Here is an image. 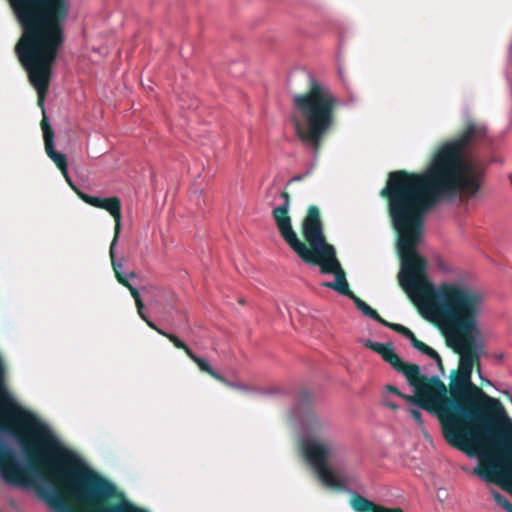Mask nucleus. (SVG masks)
<instances>
[{
    "mask_svg": "<svg viewBox=\"0 0 512 512\" xmlns=\"http://www.w3.org/2000/svg\"><path fill=\"white\" fill-rule=\"evenodd\" d=\"M479 133L476 126H468L458 139L439 148L424 173L392 172L381 191L382 196L388 195L390 215L399 233V284L420 314L437 324L449 346L460 354L450 393L455 400L469 403L485 396L471 381L474 359L483 346L479 319L485 311V294L458 282L435 285L428 276V262L416 247L423 216L438 197L457 192L473 196L479 190L480 164L464 153L468 142Z\"/></svg>",
    "mask_w": 512,
    "mask_h": 512,
    "instance_id": "obj_1",
    "label": "nucleus"
},
{
    "mask_svg": "<svg viewBox=\"0 0 512 512\" xmlns=\"http://www.w3.org/2000/svg\"><path fill=\"white\" fill-rule=\"evenodd\" d=\"M366 346L380 354L395 370L403 374L413 396L403 394L390 384L381 392V404L393 411L407 404L419 403L437 415L446 440L469 457L477 456L480 467L475 471L486 481L497 482L512 492V445L503 435L483 429L477 413L447 397L445 384L436 376L427 378L415 364L403 362L392 343L367 341ZM502 431L512 434V421L504 415Z\"/></svg>",
    "mask_w": 512,
    "mask_h": 512,
    "instance_id": "obj_2",
    "label": "nucleus"
},
{
    "mask_svg": "<svg viewBox=\"0 0 512 512\" xmlns=\"http://www.w3.org/2000/svg\"><path fill=\"white\" fill-rule=\"evenodd\" d=\"M9 1L24 30L15 50L38 92L39 105L43 106L71 0Z\"/></svg>",
    "mask_w": 512,
    "mask_h": 512,
    "instance_id": "obj_3",
    "label": "nucleus"
},
{
    "mask_svg": "<svg viewBox=\"0 0 512 512\" xmlns=\"http://www.w3.org/2000/svg\"><path fill=\"white\" fill-rule=\"evenodd\" d=\"M281 198L283 202L274 208L273 217L282 237L289 246L304 262L312 265H319L321 273L334 274V281L323 283L324 287L331 288L342 295L352 297L356 307L365 316H368L381 324H386V321L382 319L374 309L350 292L345 273L336 258L335 249L332 245L325 242L318 209L316 207H310L303 222V234L305 239L312 246L313 250H311L298 239L296 233L292 229L291 220L288 216L289 195L286 192H283L281 193Z\"/></svg>",
    "mask_w": 512,
    "mask_h": 512,
    "instance_id": "obj_4",
    "label": "nucleus"
},
{
    "mask_svg": "<svg viewBox=\"0 0 512 512\" xmlns=\"http://www.w3.org/2000/svg\"><path fill=\"white\" fill-rule=\"evenodd\" d=\"M299 445L302 455L322 485L336 491L346 489L348 478L343 470L329 463V460L343 454L344 447L328 421L314 416L308 417L300 434Z\"/></svg>",
    "mask_w": 512,
    "mask_h": 512,
    "instance_id": "obj_5",
    "label": "nucleus"
},
{
    "mask_svg": "<svg viewBox=\"0 0 512 512\" xmlns=\"http://www.w3.org/2000/svg\"><path fill=\"white\" fill-rule=\"evenodd\" d=\"M338 99L325 85L311 84L310 90L293 98L292 121L297 136L317 150L323 135L333 126Z\"/></svg>",
    "mask_w": 512,
    "mask_h": 512,
    "instance_id": "obj_6",
    "label": "nucleus"
},
{
    "mask_svg": "<svg viewBox=\"0 0 512 512\" xmlns=\"http://www.w3.org/2000/svg\"><path fill=\"white\" fill-rule=\"evenodd\" d=\"M74 191L76 194L87 204L94 206L96 208H101L106 210L110 213V215L115 220V233L114 238L111 242L110 246V257L112 261V266L115 271L116 277L118 281L123 284L127 285V279H132L135 277L134 273H129L127 275H124L122 273L123 264L122 261L117 262L115 260V247L118 242V237L121 230V200L118 197H110V198H102V197H95L90 196L78 188H74Z\"/></svg>",
    "mask_w": 512,
    "mask_h": 512,
    "instance_id": "obj_7",
    "label": "nucleus"
},
{
    "mask_svg": "<svg viewBox=\"0 0 512 512\" xmlns=\"http://www.w3.org/2000/svg\"><path fill=\"white\" fill-rule=\"evenodd\" d=\"M41 126H42L44 140H45V149H46L48 156L55 162V164L61 170L66 181L69 183V185L74 190V188H76V187L73 185V183L71 182V179L68 175L66 157L64 154L58 153L54 150V135H53L51 128L48 125V122H47V119L45 116L41 122Z\"/></svg>",
    "mask_w": 512,
    "mask_h": 512,
    "instance_id": "obj_8",
    "label": "nucleus"
},
{
    "mask_svg": "<svg viewBox=\"0 0 512 512\" xmlns=\"http://www.w3.org/2000/svg\"><path fill=\"white\" fill-rule=\"evenodd\" d=\"M125 286L129 289L132 297L135 300L139 316L147 323V325L150 328H152L155 331H157L159 334L167 337L177 348L183 349L185 351V353L188 355V351H192V350L183 341H181L175 335L168 334L165 331L161 330L152 321H150L147 318V316H146V314L144 312L145 306H144V304H143V302H142V300L140 298V294H139L138 290L136 288H134L133 286H131L128 282H127V285H125Z\"/></svg>",
    "mask_w": 512,
    "mask_h": 512,
    "instance_id": "obj_9",
    "label": "nucleus"
},
{
    "mask_svg": "<svg viewBox=\"0 0 512 512\" xmlns=\"http://www.w3.org/2000/svg\"><path fill=\"white\" fill-rule=\"evenodd\" d=\"M350 504L352 508L357 512H369L371 510H373V512H403L401 509L398 508L390 509L376 507L373 502L357 494H354L352 496Z\"/></svg>",
    "mask_w": 512,
    "mask_h": 512,
    "instance_id": "obj_10",
    "label": "nucleus"
},
{
    "mask_svg": "<svg viewBox=\"0 0 512 512\" xmlns=\"http://www.w3.org/2000/svg\"><path fill=\"white\" fill-rule=\"evenodd\" d=\"M188 357L197 364L201 371L208 373L213 378L219 381H224V378L210 366L209 362L206 359L198 357L192 351H188Z\"/></svg>",
    "mask_w": 512,
    "mask_h": 512,
    "instance_id": "obj_11",
    "label": "nucleus"
},
{
    "mask_svg": "<svg viewBox=\"0 0 512 512\" xmlns=\"http://www.w3.org/2000/svg\"><path fill=\"white\" fill-rule=\"evenodd\" d=\"M408 339L410 340L414 348H416L417 350L421 351L424 354H427L431 358L435 359L437 362H440V357L437 354V352L430 348L429 346H427L425 343L417 340L414 334H412V337H409Z\"/></svg>",
    "mask_w": 512,
    "mask_h": 512,
    "instance_id": "obj_12",
    "label": "nucleus"
},
{
    "mask_svg": "<svg viewBox=\"0 0 512 512\" xmlns=\"http://www.w3.org/2000/svg\"><path fill=\"white\" fill-rule=\"evenodd\" d=\"M419 408H423L421 405H419V403L408 404V412L410 413V415L415 419V421L419 425H422V423H423L422 414H421Z\"/></svg>",
    "mask_w": 512,
    "mask_h": 512,
    "instance_id": "obj_13",
    "label": "nucleus"
},
{
    "mask_svg": "<svg viewBox=\"0 0 512 512\" xmlns=\"http://www.w3.org/2000/svg\"><path fill=\"white\" fill-rule=\"evenodd\" d=\"M493 497L499 506L504 508L507 512H512V504L504 496L494 492Z\"/></svg>",
    "mask_w": 512,
    "mask_h": 512,
    "instance_id": "obj_14",
    "label": "nucleus"
},
{
    "mask_svg": "<svg viewBox=\"0 0 512 512\" xmlns=\"http://www.w3.org/2000/svg\"><path fill=\"white\" fill-rule=\"evenodd\" d=\"M384 325L392 328L393 330H395V331H397V332H399L401 334H403L407 338L412 337V334H413L412 331H410L408 328L404 327L401 324H394V323L386 322V324H384Z\"/></svg>",
    "mask_w": 512,
    "mask_h": 512,
    "instance_id": "obj_15",
    "label": "nucleus"
},
{
    "mask_svg": "<svg viewBox=\"0 0 512 512\" xmlns=\"http://www.w3.org/2000/svg\"><path fill=\"white\" fill-rule=\"evenodd\" d=\"M487 401L490 404V407L492 409H494L497 413H502L503 415L505 414L504 410H503V407H502V405H501L499 400H497L495 398L488 397Z\"/></svg>",
    "mask_w": 512,
    "mask_h": 512,
    "instance_id": "obj_16",
    "label": "nucleus"
},
{
    "mask_svg": "<svg viewBox=\"0 0 512 512\" xmlns=\"http://www.w3.org/2000/svg\"><path fill=\"white\" fill-rule=\"evenodd\" d=\"M221 382L224 383L225 385H227L228 387L238 389L241 391H248V388L244 384L232 383V382L226 380L225 378H224V381H221Z\"/></svg>",
    "mask_w": 512,
    "mask_h": 512,
    "instance_id": "obj_17",
    "label": "nucleus"
},
{
    "mask_svg": "<svg viewBox=\"0 0 512 512\" xmlns=\"http://www.w3.org/2000/svg\"><path fill=\"white\" fill-rule=\"evenodd\" d=\"M478 373H479L480 378L484 381V379H483V378H482V376H481V371H480V369H478ZM485 382H486L487 384H491V383H490V381H488V380H485Z\"/></svg>",
    "mask_w": 512,
    "mask_h": 512,
    "instance_id": "obj_18",
    "label": "nucleus"
}]
</instances>
